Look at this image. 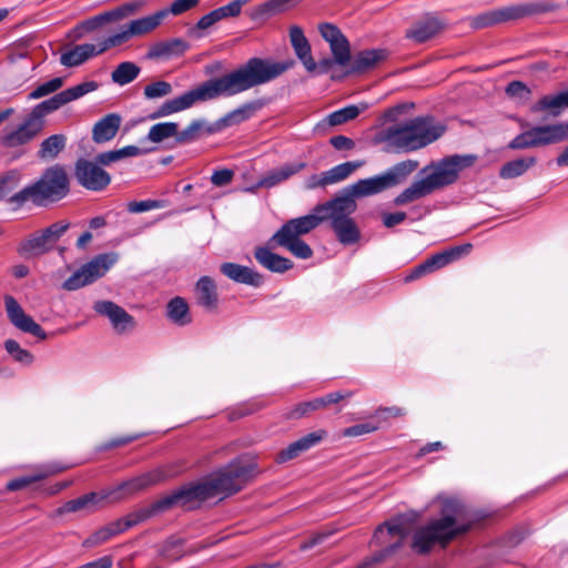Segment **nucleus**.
<instances>
[{
	"mask_svg": "<svg viewBox=\"0 0 568 568\" xmlns=\"http://www.w3.org/2000/svg\"><path fill=\"white\" fill-rule=\"evenodd\" d=\"M64 469H65V467L59 466L57 464L48 465L43 471H40L34 475H30V476L18 477V478H14V479L8 481L6 487L10 491L21 490V489L30 486L33 483L42 480V479H44L51 475L58 474Z\"/></svg>",
	"mask_w": 568,
	"mask_h": 568,
	"instance_id": "58836bf2",
	"label": "nucleus"
},
{
	"mask_svg": "<svg viewBox=\"0 0 568 568\" xmlns=\"http://www.w3.org/2000/svg\"><path fill=\"white\" fill-rule=\"evenodd\" d=\"M74 178L84 189L101 192L111 183V175L97 161L79 159L74 165Z\"/></svg>",
	"mask_w": 568,
	"mask_h": 568,
	"instance_id": "a211bd4d",
	"label": "nucleus"
},
{
	"mask_svg": "<svg viewBox=\"0 0 568 568\" xmlns=\"http://www.w3.org/2000/svg\"><path fill=\"white\" fill-rule=\"evenodd\" d=\"M116 261L118 254L115 253L99 254L68 277L62 287L67 291H77L89 285L102 277Z\"/></svg>",
	"mask_w": 568,
	"mask_h": 568,
	"instance_id": "dca6fc26",
	"label": "nucleus"
},
{
	"mask_svg": "<svg viewBox=\"0 0 568 568\" xmlns=\"http://www.w3.org/2000/svg\"><path fill=\"white\" fill-rule=\"evenodd\" d=\"M258 473L255 458L240 456L204 480L182 486L160 498L164 511L174 506L187 509L219 495L230 496L240 491Z\"/></svg>",
	"mask_w": 568,
	"mask_h": 568,
	"instance_id": "7ed1b4c3",
	"label": "nucleus"
},
{
	"mask_svg": "<svg viewBox=\"0 0 568 568\" xmlns=\"http://www.w3.org/2000/svg\"><path fill=\"white\" fill-rule=\"evenodd\" d=\"M63 85L62 78H53L40 85H38L33 91L29 93V100H37L43 97H47L55 91H58Z\"/></svg>",
	"mask_w": 568,
	"mask_h": 568,
	"instance_id": "3c124183",
	"label": "nucleus"
},
{
	"mask_svg": "<svg viewBox=\"0 0 568 568\" xmlns=\"http://www.w3.org/2000/svg\"><path fill=\"white\" fill-rule=\"evenodd\" d=\"M326 435L324 429H318L298 438L276 455V463L283 464L298 457L302 453L320 444Z\"/></svg>",
	"mask_w": 568,
	"mask_h": 568,
	"instance_id": "393cba45",
	"label": "nucleus"
},
{
	"mask_svg": "<svg viewBox=\"0 0 568 568\" xmlns=\"http://www.w3.org/2000/svg\"><path fill=\"white\" fill-rule=\"evenodd\" d=\"M445 132V126L432 116H417L384 130L383 140L395 152H413L427 146Z\"/></svg>",
	"mask_w": 568,
	"mask_h": 568,
	"instance_id": "0eeeda50",
	"label": "nucleus"
},
{
	"mask_svg": "<svg viewBox=\"0 0 568 568\" xmlns=\"http://www.w3.org/2000/svg\"><path fill=\"white\" fill-rule=\"evenodd\" d=\"M356 211V202L351 196H337L314 207L313 214L291 219L273 234L268 243L286 248L297 258L307 260L313 250L301 236L316 229L321 222L328 220L337 240L344 245L359 241L361 231L351 215Z\"/></svg>",
	"mask_w": 568,
	"mask_h": 568,
	"instance_id": "f03ea898",
	"label": "nucleus"
},
{
	"mask_svg": "<svg viewBox=\"0 0 568 568\" xmlns=\"http://www.w3.org/2000/svg\"><path fill=\"white\" fill-rule=\"evenodd\" d=\"M200 1L201 0H174L169 8L162 9L161 12L165 13V18L169 14L180 16L199 6Z\"/></svg>",
	"mask_w": 568,
	"mask_h": 568,
	"instance_id": "5fc2aeb1",
	"label": "nucleus"
},
{
	"mask_svg": "<svg viewBox=\"0 0 568 568\" xmlns=\"http://www.w3.org/2000/svg\"><path fill=\"white\" fill-rule=\"evenodd\" d=\"M377 429H378L377 425H374L372 423H363V424H357V425L345 428L343 430V435L345 437H357V436L373 433Z\"/></svg>",
	"mask_w": 568,
	"mask_h": 568,
	"instance_id": "13d9d810",
	"label": "nucleus"
},
{
	"mask_svg": "<svg viewBox=\"0 0 568 568\" xmlns=\"http://www.w3.org/2000/svg\"><path fill=\"white\" fill-rule=\"evenodd\" d=\"M568 109V89L556 94H547L541 97L534 105L531 112H548L550 116H559L561 112Z\"/></svg>",
	"mask_w": 568,
	"mask_h": 568,
	"instance_id": "7c9ffc66",
	"label": "nucleus"
},
{
	"mask_svg": "<svg viewBox=\"0 0 568 568\" xmlns=\"http://www.w3.org/2000/svg\"><path fill=\"white\" fill-rule=\"evenodd\" d=\"M69 192L70 181L65 168L53 164L47 168L36 182L11 195L8 203L14 209L22 207L27 202L44 206L62 200Z\"/></svg>",
	"mask_w": 568,
	"mask_h": 568,
	"instance_id": "6e6552de",
	"label": "nucleus"
},
{
	"mask_svg": "<svg viewBox=\"0 0 568 568\" xmlns=\"http://www.w3.org/2000/svg\"><path fill=\"white\" fill-rule=\"evenodd\" d=\"M111 48H113V45L111 42H109V37L99 41L97 44H78L61 54L60 63L68 68L78 67L88 61L90 58L102 54Z\"/></svg>",
	"mask_w": 568,
	"mask_h": 568,
	"instance_id": "412c9836",
	"label": "nucleus"
},
{
	"mask_svg": "<svg viewBox=\"0 0 568 568\" xmlns=\"http://www.w3.org/2000/svg\"><path fill=\"white\" fill-rule=\"evenodd\" d=\"M119 11L122 13L121 18L124 19L133 13H135L140 8V2H129L124 3L123 6L118 7Z\"/></svg>",
	"mask_w": 568,
	"mask_h": 568,
	"instance_id": "338daca9",
	"label": "nucleus"
},
{
	"mask_svg": "<svg viewBox=\"0 0 568 568\" xmlns=\"http://www.w3.org/2000/svg\"><path fill=\"white\" fill-rule=\"evenodd\" d=\"M4 348L18 363L31 365L34 361V356L28 349L22 348L14 339H7Z\"/></svg>",
	"mask_w": 568,
	"mask_h": 568,
	"instance_id": "09e8293b",
	"label": "nucleus"
},
{
	"mask_svg": "<svg viewBox=\"0 0 568 568\" xmlns=\"http://www.w3.org/2000/svg\"><path fill=\"white\" fill-rule=\"evenodd\" d=\"M254 256L263 267L274 273H284L294 266L290 258L273 253L268 247H256Z\"/></svg>",
	"mask_w": 568,
	"mask_h": 568,
	"instance_id": "2f4dec72",
	"label": "nucleus"
},
{
	"mask_svg": "<svg viewBox=\"0 0 568 568\" xmlns=\"http://www.w3.org/2000/svg\"><path fill=\"white\" fill-rule=\"evenodd\" d=\"M160 207H162V203L158 200L132 201L128 203V211L130 213H142Z\"/></svg>",
	"mask_w": 568,
	"mask_h": 568,
	"instance_id": "4d7b16f0",
	"label": "nucleus"
},
{
	"mask_svg": "<svg viewBox=\"0 0 568 568\" xmlns=\"http://www.w3.org/2000/svg\"><path fill=\"white\" fill-rule=\"evenodd\" d=\"M406 217H407V214L402 211L382 214L383 224L387 229H392V227L403 223L406 220Z\"/></svg>",
	"mask_w": 568,
	"mask_h": 568,
	"instance_id": "680f3d73",
	"label": "nucleus"
},
{
	"mask_svg": "<svg viewBox=\"0 0 568 568\" xmlns=\"http://www.w3.org/2000/svg\"><path fill=\"white\" fill-rule=\"evenodd\" d=\"M365 164V161H352L338 164L321 174L311 175L305 185L307 189L313 190L316 187H325L329 184H335L347 179L355 170Z\"/></svg>",
	"mask_w": 568,
	"mask_h": 568,
	"instance_id": "5701e85b",
	"label": "nucleus"
},
{
	"mask_svg": "<svg viewBox=\"0 0 568 568\" xmlns=\"http://www.w3.org/2000/svg\"><path fill=\"white\" fill-rule=\"evenodd\" d=\"M67 136L64 134H53L44 139L37 152V156L42 161H52L65 149Z\"/></svg>",
	"mask_w": 568,
	"mask_h": 568,
	"instance_id": "4c0bfd02",
	"label": "nucleus"
},
{
	"mask_svg": "<svg viewBox=\"0 0 568 568\" xmlns=\"http://www.w3.org/2000/svg\"><path fill=\"white\" fill-rule=\"evenodd\" d=\"M19 182V173L17 171H9L0 175V197H2L7 191L13 189Z\"/></svg>",
	"mask_w": 568,
	"mask_h": 568,
	"instance_id": "bf43d9fd",
	"label": "nucleus"
},
{
	"mask_svg": "<svg viewBox=\"0 0 568 568\" xmlns=\"http://www.w3.org/2000/svg\"><path fill=\"white\" fill-rule=\"evenodd\" d=\"M385 51L382 49L363 50L355 54L353 59L351 58V62L347 65V70L345 71L344 75L363 73L374 68L385 58Z\"/></svg>",
	"mask_w": 568,
	"mask_h": 568,
	"instance_id": "c756f323",
	"label": "nucleus"
},
{
	"mask_svg": "<svg viewBox=\"0 0 568 568\" xmlns=\"http://www.w3.org/2000/svg\"><path fill=\"white\" fill-rule=\"evenodd\" d=\"M419 163L416 160H405L394 164L384 173L358 180L347 189L344 196L364 197L378 194L388 189L403 184L408 176L418 168Z\"/></svg>",
	"mask_w": 568,
	"mask_h": 568,
	"instance_id": "9d476101",
	"label": "nucleus"
},
{
	"mask_svg": "<svg viewBox=\"0 0 568 568\" xmlns=\"http://www.w3.org/2000/svg\"><path fill=\"white\" fill-rule=\"evenodd\" d=\"M143 153H144V151L135 145H126L119 150L102 152L95 156V161L100 165H109V164L120 161L124 158L138 156Z\"/></svg>",
	"mask_w": 568,
	"mask_h": 568,
	"instance_id": "c03bdc74",
	"label": "nucleus"
},
{
	"mask_svg": "<svg viewBox=\"0 0 568 568\" xmlns=\"http://www.w3.org/2000/svg\"><path fill=\"white\" fill-rule=\"evenodd\" d=\"M475 161V155L455 154L432 162L419 171L418 178L409 186L395 196L394 204L407 205L454 184L458 180L459 173L471 166Z\"/></svg>",
	"mask_w": 568,
	"mask_h": 568,
	"instance_id": "20e7f679",
	"label": "nucleus"
},
{
	"mask_svg": "<svg viewBox=\"0 0 568 568\" xmlns=\"http://www.w3.org/2000/svg\"><path fill=\"white\" fill-rule=\"evenodd\" d=\"M168 317L176 325L184 326L192 322L189 305L183 297L176 296L168 303Z\"/></svg>",
	"mask_w": 568,
	"mask_h": 568,
	"instance_id": "a19ab883",
	"label": "nucleus"
},
{
	"mask_svg": "<svg viewBox=\"0 0 568 568\" xmlns=\"http://www.w3.org/2000/svg\"><path fill=\"white\" fill-rule=\"evenodd\" d=\"M179 125L175 122H161L152 125L148 133V140L160 143L165 139L175 136Z\"/></svg>",
	"mask_w": 568,
	"mask_h": 568,
	"instance_id": "49530a36",
	"label": "nucleus"
},
{
	"mask_svg": "<svg viewBox=\"0 0 568 568\" xmlns=\"http://www.w3.org/2000/svg\"><path fill=\"white\" fill-rule=\"evenodd\" d=\"M187 49L189 44L186 41L181 38H173L152 44L146 53V58L158 60L180 57L184 54Z\"/></svg>",
	"mask_w": 568,
	"mask_h": 568,
	"instance_id": "cd10ccee",
	"label": "nucleus"
},
{
	"mask_svg": "<svg viewBox=\"0 0 568 568\" xmlns=\"http://www.w3.org/2000/svg\"><path fill=\"white\" fill-rule=\"evenodd\" d=\"M183 544L184 540L182 538L172 536L161 545L159 555L166 560H178L185 555L182 549Z\"/></svg>",
	"mask_w": 568,
	"mask_h": 568,
	"instance_id": "a18cd8bd",
	"label": "nucleus"
},
{
	"mask_svg": "<svg viewBox=\"0 0 568 568\" xmlns=\"http://www.w3.org/2000/svg\"><path fill=\"white\" fill-rule=\"evenodd\" d=\"M290 40L296 57L300 59L302 64L305 65L312 58V50L302 28L298 26L291 27Z\"/></svg>",
	"mask_w": 568,
	"mask_h": 568,
	"instance_id": "ea45409f",
	"label": "nucleus"
},
{
	"mask_svg": "<svg viewBox=\"0 0 568 568\" xmlns=\"http://www.w3.org/2000/svg\"><path fill=\"white\" fill-rule=\"evenodd\" d=\"M141 73V68L131 61H124L116 65L111 73L114 83L123 87L133 82Z\"/></svg>",
	"mask_w": 568,
	"mask_h": 568,
	"instance_id": "79ce46f5",
	"label": "nucleus"
},
{
	"mask_svg": "<svg viewBox=\"0 0 568 568\" xmlns=\"http://www.w3.org/2000/svg\"><path fill=\"white\" fill-rule=\"evenodd\" d=\"M425 274H429L428 270H427V266L425 264V262L418 264L417 266H415L410 274H408L406 276V282H410V281H414V280H417L419 277H422L423 275Z\"/></svg>",
	"mask_w": 568,
	"mask_h": 568,
	"instance_id": "69168bd1",
	"label": "nucleus"
},
{
	"mask_svg": "<svg viewBox=\"0 0 568 568\" xmlns=\"http://www.w3.org/2000/svg\"><path fill=\"white\" fill-rule=\"evenodd\" d=\"M122 118L118 113H110L100 119L93 126L92 140L95 143L111 141L118 133Z\"/></svg>",
	"mask_w": 568,
	"mask_h": 568,
	"instance_id": "473e14b6",
	"label": "nucleus"
},
{
	"mask_svg": "<svg viewBox=\"0 0 568 568\" xmlns=\"http://www.w3.org/2000/svg\"><path fill=\"white\" fill-rule=\"evenodd\" d=\"M407 534L408 528L399 519L379 525L374 532L373 542L376 546H383V549L374 555L373 561L378 562L394 554L402 547Z\"/></svg>",
	"mask_w": 568,
	"mask_h": 568,
	"instance_id": "f3484780",
	"label": "nucleus"
},
{
	"mask_svg": "<svg viewBox=\"0 0 568 568\" xmlns=\"http://www.w3.org/2000/svg\"><path fill=\"white\" fill-rule=\"evenodd\" d=\"M219 21L214 10L210 11L209 13L204 14L199 19L196 24L190 29V34L195 38H202L203 31L210 29L214 24H216Z\"/></svg>",
	"mask_w": 568,
	"mask_h": 568,
	"instance_id": "603ef678",
	"label": "nucleus"
},
{
	"mask_svg": "<svg viewBox=\"0 0 568 568\" xmlns=\"http://www.w3.org/2000/svg\"><path fill=\"white\" fill-rule=\"evenodd\" d=\"M318 31L322 38L329 44L332 58H323L315 62L312 57L304 65L305 70L308 73L318 75L329 72L334 64L346 68L352 58L351 44L347 38L335 24L328 22L321 23Z\"/></svg>",
	"mask_w": 568,
	"mask_h": 568,
	"instance_id": "9b49d317",
	"label": "nucleus"
},
{
	"mask_svg": "<svg viewBox=\"0 0 568 568\" xmlns=\"http://www.w3.org/2000/svg\"><path fill=\"white\" fill-rule=\"evenodd\" d=\"M351 393H341V392H334L329 393L323 397H318L308 402H303L294 406L288 413L287 418L290 419H298L306 415H308L311 412L324 408L331 404H336L339 400L348 397Z\"/></svg>",
	"mask_w": 568,
	"mask_h": 568,
	"instance_id": "a878e982",
	"label": "nucleus"
},
{
	"mask_svg": "<svg viewBox=\"0 0 568 568\" xmlns=\"http://www.w3.org/2000/svg\"><path fill=\"white\" fill-rule=\"evenodd\" d=\"M195 296L199 305L207 311L217 307V291L214 281L210 276H202L195 285Z\"/></svg>",
	"mask_w": 568,
	"mask_h": 568,
	"instance_id": "c9c22d12",
	"label": "nucleus"
},
{
	"mask_svg": "<svg viewBox=\"0 0 568 568\" xmlns=\"http://www.w3.org/2000/svg\"><path fill=\"white\" fill-rule=\"evenodd\" d=\"M361 111L362 110L357 105H347L343 109H339L328 114L326 120L327 123L332 126L341 125L343 123L356 119L359 115Z\"/></svg>",
	"mask_w": 568,
	"mask_h": 568,
	"instance_id": "de8ad7c7",
	"label": "nucleus"
},
{
	"mask_svg": "<svg viewBox=\"0 0 568 568\" xmlns=\"http://www.w3.org/2000/svg\"><path fill=\"white\" fill-rule=\"evenodd\" d=\"M294 64L293 60L273 61L257 57L250 58L236 69L221 77L211 78L180 97L166 100L149 118L155 120L190 109L197 102L234 97L274 81Z\"/></svg>",
	"mask_w": 568,
	"mask_h": 568,
	"instance_id": "f257e3e1",
	"label": "nucleus"
},
{
	"mask_svg": "<svg viewBox=\"0 0 568 568\" xmlns=\"http://www.w3.org/2000/svg\"><path fill=\"white\" fill-rule=\"evenodd\" d=\"M4 308L9 322L19 331L30 334L41 341L47 338L44 329L28 315L12 295H4Z\"/></svg>",
	"mask_w": 568,
	"mask_h": 568,
	"instance_id": "aec40b11",
	"label": "nucleus"
},
{
	"mask_svg": "<svg viewBox=\"0 0 568 568\" xmlns=\"http://www.w3.org/2000/svg\"><path fill=\"white\" fill-rule=\"evenodd\" d=\"M93 308L98 314L108 317L113 329L119 334L130 331L135 326L133 316L111 301H98Z\"/></svg>",
	"mask_w": 568,
	"mask_h": 568,
	"instance_id": "b1692460",
	"label": "nucleus"
},
{
	"mask_svg": "<svg viewBox=\"0 0 568 568\" xmlns=\"http://www.w3.org/2000/svg\"><path fill=\"white\" fill-rule=\"evenodd\" d=\"M464 520V506L455 499H443L440 518L432 520L414 532L413 549L418 554H426L436 545L446 547L470 528Z\"/></svg>",
	"mask_w": 568,
	"mask_h": 568,
	"instance_id": "39448f33",
	"label": "nucleus"
},
{
	"mask_svg": "<svg viewBox=\"0 0 568 568\" xmlns=\"http://www.w3.org/2000/svg\"><path fill=\"white\" fill-rule=\"evenodd\" d=\"M234 172L230 169H222L214 171L211 176V182L215 186H225L230 184L233 180Z\"/></svg>",
	"mask_w": 568,
	"mask_h": 568,
	"instance_id": "052dcab7",
	"label": "nucleus"
},
{
	"mask_svg": "<svg viewBox=\"0 0 568 568\" xmlns=\"http://www.w3.org/2000/svg\"><path fill=\"white\" fill-rule=\"evenodd\" d=\"M162 513L165 511L162 508L160 499H158L148 507L140 508L135 511L128 514L123 518L116 519L105 525L104 527H101L100 529L91 534L87 539H84L82 545L87 548L100 546L110 540L112 537L122 534L125 530Z\"/></svg>",
	"mask_w": 568,
	"mask_h": 568,
	"instance_id": "ddd939ff",
	"label": "nucleus"
},
{
	"mask_svg": "<svg viewBox=\"0 0 568 568\" xmlns=\"http://www.w3.org/2000/svg\"><path fill=\"white\" fill-rule=\"evenodd\" d=\"M443 29V23L435 17L427 16L415 22L407 30L406 37L416 43H423L434 38Z\"/></svg>",
	"mask_w": 568,
	"mask_h": 568,
	"instance_id": "c85d7f7f",
	"label": "nucleus"
},
{
	"mask_svg": "<svg viewBox=\"0 0 568 568\" xmlns=\"http://www.w3.org/2000/svg\"><path fill=\"white\" fill-rule=\"evenodd\" d=\"M50 244L47 242L42 233L38 232L21 241L17 251L23 258H30L48 252Z\"/></svg>",
	"mask_w": 568,
	"mask_h": 568,
	"instance_id": "e433bc0d",
	"label": "nucleus"
},
{
	"mask_svg": "<svg viewBox=\"0 0 568 568\" xmlns=\"http://www.w3.org/2000/svg\"><path fill=\"white\" fill-rule=\"evenodd\" d=\"M505 92L508 97L518 99L520 101H528L531 95V90L521 81L509 82Z\"/></svg>",
	"mask_w": 568,
	"mask_h": 568,
	"instance_id": "864d4df0",
	"label": "nucleus"
},
{
	"mask_svg": "<svg viewBox=\"0 0 568 568\" xmlns=\"http://www.w3.org/2000/svg\"><path fill=\"white\" fill-rule=\"evenodd\" d=\"M164 19L165 13L159 10L153 14L132 20L128 24L122 26L119 32L109 36V42L112 43L113 48L119 47L128 42L133 37H140L152 32Z\"/></svg>",
	"mask_w": 568,
	"mask_h": 568,
	"instance_id": "6ab92c4d",
	"label": "nucleus"
},
{
	"mask_svg": "<svg viewBox=\"0 0 568 568\" xmlns=\"http://www.w3.org/2000/svg\"><path fill=\"white\" fill-rule=\"evenodd\" d=\"M555 9V4L548 1L524 2L497 8L483 12L469 19V26L473 29H484L499 23L520 20L526 17L549 12Z\"/></svg>",
	"mask_w": 568,
	"mask_h": 568,
	"instance_id": "f8f14e48",
	"label": "nucleus"
},
{
	"mask_svg": "<svg viewBox=\"0 0 568 568\" xmlns=\"http://www.w3.org/2000/svg\"><path fill=\"white\" fill-rule=\"evenodd\" d=\"M306 166L305 162H294V163H285L277 169L268 171L263 178L260 180L258 184L262 187H273L286 180L291 176L295 175L300 171H302Z\"/></svg>",
	"mask_w": 568,
	"mask_h": 568,
	"instance_id": "72a5a7b5",
	"label": "nucleus"
},
{
	"mask_svg": "<svg viewBox=\"0 0 568 568\" xmlns=\"http://www.w3.org/2000/svg\"><path fill=\"white\" fill-rule=\"evenodd\" d=\"M121 14L122 13L119 11V8H115L113 10L100 13L99 17H100V21L103 24V23H106V22H113V21L121 20L122 19Z\"/></svg>",
	"mask_w": 568,
	"mask_h": 568,
	"instance_id": "774afa93",
	"label": "nucleus"
},
{
	"mask_svg": "<svg viewBox=\"0 0 568 568\" xmlns=\"http://www.w3.org/2000/svg\"><path fill=\"white\" fill-rule=\"evenodd\" d=\"M220 270L223 275L236 283L254 287H258L263 283V276L260 273L244 265L226 262L221 265Z\"/></svg>",
	"mask_w": 568,
	"mask_h": 568,
	"instance_id": "bb28decb",
	"label": "nucleus"
},
{
	"mask_svg": "<svg viewBox=\"0 0 568 568\" xmlns=\"http://www.w3.org/2000/svg\"><path fill=\"white\" fill-rule=\"evenodd\" d=\"M99 84L95 81H85L72 88H68L48 100H44L38 103L29 115L42 128L44 129L45 121L44 118L49 113H52L60 109L61 106L82 98L83 95L93 92L98 89Z\"/></svg>",
	"mask_w": 568,
	"mask_h": 568,
	"instance_id": "2eb2a0df",
	"label": "nucleus"
},
{
	"mask_svg": "<svg viewBox=\"0 0 568 568\" xmlns=\"http://www.w3.org/2000/svg\"><path fill=\"white\" fill-rule=\"evenodd\" d=\"M69 229L68 223L57 222L51 224L50 226L41 230L40 232L50 244V246L55 243Z\"/></svg>",
	"mask_w": 568,
	"mask_h": 568,
	"instance_id": "6e6d98bb",
	"label": "nucleus"
},
{
	"mask_svg": "<svg viewBox=\"0 0 568 568\" xmlns=\"http://www.w3.org/2000/svg\"><path fill=\"white\" fill-rule=\"evenodd\" d=\"M173 88L170 82L159 80L144 87L143 94L148 100L164 98L171 94Z\"/></svg>",
	"mask_w": 568,
	"mask_h": 568,
	"instance_id": "8fccbe9b",
	"label": "nucleus"
},
{
	"mask_svg": "<svg viewBox=\"0 0 568 568\" xmlns=\"http://www.w3.org/2000/svg\"><path fill=\"white\" fill-rule=\"evenodd\" d=\"M176 473L170 467H160L151 471L133 477L121 483L115 488L102 493H89L75 499L64 503L55 510L57 516H63L70 513L87 510L92 513L99 508V505L111 498L112 501H119L128 496L134 495L151 486H155L162 481L173 477Z\"/></svg>",
	"mask_w": 568,
	"mask_h": 568,
	"instance_id": "423d86ee",
	"label": "nucleus"
},
{
	"mask_svg": "<svg viewBox=\"0 0 568 568\" xmlns=\"http://www.w3.org/2000/svg\"><path fill=\"white\" fill-rule=\"evenodd\" d=\"M214 12H215L219 21H222L227 18H235V17L240 16L239 10H236V8L232 1L225 6L214 9Z\"/></svg>",
	"mask_w": 568,
	"mask_h": 568,
	"instance_id": "0e129e2a",
	"label": "nucleus"
},
{
	"mask_svg": "<svg viewBox=\"0 0 568 568\" xmlns=\"http://www.w3.org/2000/svg\"><path fill=\"white\" fill-rule=\"evenodd\" d=\"M42 130L43 129L28 115L14 130L2 131L0 144L8 149L24 145L37 138Z\"/></svg>",
	"mask_w": 568,
	"mask_h": 568,
	"instance_id": "4be33fe9",
	"label": "nucleus"
},
{
	"mask_svg": "<svg viewBox=\"0 0 568 568\" xmlns=\"http://www.w3.org/2000/svg\"><path fill=\"white\" fill-rule=\"evenodd\" d=\"M471 245L465 244L459 246H454L448 250L438 252L427 260H425V264L429 273H433L437 270L445 267L446 265L457 261L464 254H467L470 251Z\"/></svg>",
	"mask_w": 568,
	"mask_h": 568,
	"instance_id": "f704fd0d",
	"label": "nucleus"
},
{
	"mask_svg": "<svg viewBox=\"0 0 568 568\" xmlns=\"http://www.w3.org/2000/svg\"><path fill=\"white\" fill-rule=\"evenodd\" d=\"M536 164V158H519L505 163L499 171L501 179H515L523 175L529 168Z\"/></svg>",
	"mask_w": 568,
	"mask_h": 568,
	"instance_id": "37998d69",
	"label": "nucleus"
},
{
	"mask_svg": "<svg viewBox=\"0 0 568 568\" xmlns=\"http://www.w3.org/2000/svg\"><path fill=\"white\" fill-rule=\"evenodd\" d=\"M568 139V122L547 125H536L516 135L510 142L513 150H525L530 148L556 144Z\"/></svg>",
	"mask_w": 568,
	"mask_h": 568,
	"instance_id": "4468645a",
	"label": "nucleus"
},
{
	"mask_svg": "<svg viewBox=\"0 0 568 568\" xmlns=\"http://www.w3.org/2000/svg\"><path fill=\"white\" fill-rule=\"evenodd\" d=\"M263 108L262 101H251L226 113L215 123L207 124L205 120H193L184 130H176V142L187 144L199 140L203 133L213 134L225 128L240 124L251 119L255 112Z\"/></svg>",
	"mask_w": 568,
	"mask_h": 568,
	"instance_id": "1a4fd4ad",
	"label": "nucleus"
},
{
	"mask_svg": "<svg viewBox=\"0 0 568 568\" xmlns=\"http://www.w3.org/2000/svg\"><path fill=\"white\" fill-rule=\"evenodd\" d=\"M329 143L338 151H349L355 146V142L345 135H334L331 138Z\"/></svg>",
	"mask_w": 568,
	"mask_h": 568,
	"instance_id": "e2e57ef3",
	"label": "nucleus"
}]
</instances>
